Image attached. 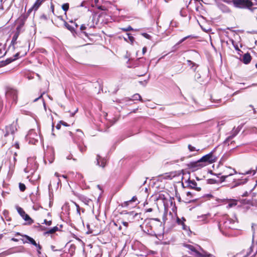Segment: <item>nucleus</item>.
<instances>
[{
    "label": "nucleus",
    "mask_w": 257,
    "mask_h": 257,
    "mask_svg": "<svg viewBox=\"0 0 257 257\" xmlns=\"http://www.w3.org/2000/svg\"><path fill=\"white\" fill-rule=\"evenodd\" d=\"M55 175L57 177H60V176L59 175V174L58 173H55Z\"/></svg>",
    "instance_id": "3c124183"
},
{
    "label": "nucleus",
    "mask_w": 257,
    "mask_h": 257,
    "mask_svg": "<svg viewBox=\"0 0 257 257\" xmlns=\"http://www.w3.org/2000/svg\"><path fill=\"white\" fill-rule=\"evenodd\" d=\"M121 226H119V230H121Z\"/></svg>",
    "instance_id": "13d9d810"
},
{
    "label": "nucleus",
    "mask_w": 257,
    "mask_h": 257,
    "mask_svg": "<svg viewBox=\"0 0 257 257\" xmlns=\"http://www.w3.org/2000/svg\"><path fill=\"white\" fill-rule=\"evenodd\" d=\"M38 135L34 130H30L26 136L27 140L30 143L35 144L38 141Z\"/></svg>",
    "instance_id": "0eeeda50"
},
{
    "label": "nucleus",
    "mask_w": 257,
    "mask_h": 257,
    "mask_svg": "<svg viewBox=\"0 0 257 257\" xmlns=\"http://www.w3.org/2000/svg\"><path fill=\"white\" fill-rule=\"evenodd\" d=\"M122 30L124 32H127L131 30H133V28L131 26H128L126 28H122Z\"/></svg>",
    "instance_id": "e433bc0d"
},
{
    "label": "nucleus",
    "mask_w": 257,
    "mask_h": 257,
    "mask_svg": "<svg viewBox=\"0 0 257 257\" xmlns=\"http://www.w3.org/2000/svg\"><path fill=\"white\" fill-rule=\"evenodd\" d=\"M60 182V180H59V181H58V183H59Z\"/></svg>",
    "instance_id": "0e129e2a"
},
{
    "label": "nucleus",
    "mask_w": 257,
    "mask_h": 257,
    "mask_svg": "<svg viewBox=\"0 0 257 257\" xmlns=\"http://www.w3.org/2000/svg\"><path fill=\"white\" fill-rule=\"evenodd\" d=\"M6 95L8 99L12 100L13 102H16L17 92L16 90L12 88L9 89L6 92Z\"/></svg>",
    "instance_id": "423d86ee"
},
{
    "label": "nucleus",
    "mask_w": 257,
    "mask_h": 257,
    "mask_svg": "<svg viewBox=\"0 0 257 257\" xmlns=\"http://www.w3.org/2000/svg\"><path fill=\"white\" fill-rule=\"evenodd\" d=\"M188 147L190 152L198 151L199 150L196 149L195 147L192 146L191 145H189Z\"/></svg>",
    "instance_id": "2f4dec72"
},
{
    "label": "nucleus",
    "mask_w": 257,
    "mask_h": 257,
    "mask_svg": "<svg viewBox=\"0 0 257 257\" xmlns=\"http://www.w3.org/2000/svg\"><path fill=\"white\" fill-rule=\"evenodd\" d=\"M77 131L78 132H80L81 134H82V135H83L82 132L80 130H77Z\"/></svg>",
    "instance_id": "603ef678"
},
{
    "label": "nucleus",
    "mask_w": 257,
    "mask_h": 257,
    "mask_svg": "<svg viewBox=\"0 0 257 257\" xmlns=\"http://www.w3.org/2000/svg\"><path fill=\"white\" fill-rule=\"evenodd\" d=\"M237 172L234 169H233L229 167H224L223 168L222 171L216 175L218 176V175H221V177L220 178V182H223L225 181V179L229 176H232L234 174H236Z\"/></svg>",
    "instance_id": "7ed1b4c3"
},
{
    "label": "nucleus",
    "mask_w": 257,
    "mask_h": 257,
    "mask_svg": "<svg viewBox=\"0 0 257 257\" xmlns=\"http://www.w3.org/2000/svg\"><path fill=\"white\" fill-rule=\"evenodd\" d=\"M190 36H187V37H185L184 38H183V39H182L181 40H180L178 42V43L177 44V45H179L181 43H182V42H183L185 40H186L187 38H189Z\"/></svg>",
    "instance_id": "c9c22d12"
},
{
    "label": "nucleus",
    "mask_w": 257,
    "mask_h": 257,
    "mask_svg": "<svg viewBox=\"0 0 257 257\" xmlns=\"http://www.w3.org/2000/svg\"><path fill=\"white\" fill-rule=\"evenodd\" d=\"M237 201L235 199L230 200L228 202L227 208H230L237 205Z\"/></svg>",
    "instance_id": "aec40b11"
},
{
    "label": "nucleus",
    "mask_w": 257,
    "mask_h": 257,
    "mask_svg": "<svg viewBox=\"0 0 257 257\" xmlns=\"http://www.w3.org/2000/svg\"><path fill=\"white\" fill-rule=\"evenodd\" d=\"M122 224L125 227H127L128 226V222L126 221H123L122 222Z\"/></svg>",
    "instance_id": "58836bf2"
},
{
    "label": "nucleus",
    "mask_w": 257,
    "mask_h": 257,
    "mask_svg": "<svg viewBox=\"0 0 257 257\" xmlns=\"http://www.w3.org/2000/svg\"><path fill=\"white\" fill-rule=\"evenodd\" d=\"M58 229V228L57 226H55L53 227L52 228L48 230L46 233L48 234H52L55 233L56 231H57Z\"/></svg>",
    "instance_id": "b1692460"
},
{
    "label": "nucleus",
    "mask_w": 257,
    "mask_h": 257,
    "mask_svg": "<svg viewBox=\"0 0 257 257\" xmlns=\"http://www.w3.org/2000/svg\"><path fill=\"white\" fill-rule=\"evenodd\" d=\"M19 53H17V54H16L15 56H16V57H17V56H19Z\"/></svg>",
    "instance_id": "6e6d98bb"
},
{
    "label": "nucleus",
    "mask_w": 257,
    "mask_h": 257,
    "mask_svg": "<svg viewBox=\"0 0 257 257\" xmlns=\"http://www.w3.org/2000/svg\"><path fill=\"white\" fill-rule=\"evenodd\" d=\"M19 189L22 192H24L26 189L25 185L23 183H19Z\"/></svg>",
    "instance_id": "a878e982"
},
{
    "label": "nucleus",
    "mask_w": 257,
    "mask_h": 257,
    "mask_svg": "<svg viewBox=\"0 0 257 257\" xmlns=\"http://www.w3.org/2000/svg\"><path fill=\"white\" fill-rule=\"evenodd\" d=\"M60 123L61 124H63V125H65V126H67V125H67V124L65 122H64V121H60Z\"/></svg>",
    "instance_id": "c03bdc74"
},
{
    "label": "nucleus",
    "mask_w": 257,
    "mask_h": 257,
    "mask_svg": "<svg viewBox=\"0 0 257 257\" xmlns=\"http://www.w3.org/2000/svg\"><path fill=\"white\" fill-rule=\"evenodd\" d=\"M147 47H144L143 48V50H142V52H143V54H145L147 51Z\"/></svg>",
    "instance_id": "a19ab883"
},
{
    "label": "nucleus",
    "mask_w": 257,
    "mask_h": 257,
    "mask_svg": "<svg viewBox=\"0 0 257 257\" xmlns=\"http://www.w3.org/2000/svg\"><path fill=\"white\" fill-rule=\"evenodd\" d=\"M86 27L85 25V24H83V25H82L81 26V27H80V29H81V30L83 31V30H84L86 29Z\"/></svg>",
    "instance_id": "ea45409f"
},
{
    "label": "nucleus",
    "mask_w": 257,
    "mask_h": 257,
    "mask_svg": "<svg viewBox=\"0 0 257 257\" xmlns=\"http://www.w3.org/2000/svg\"><path fill=\"white\" fill-rule=\"evenodd\" d=\"M236 133H233V135L228 137L225 140V141H224V143L226 144H228V145H229V141H230L235 136H236Z\"/></svg>",
    "instance_id": "412c9836"
},
{
    "label": "nucleus",
    "mask_w": 257,
    "mask_h": 257,
    "mask_svg": "<svg viewBox=\"0 0 257 257\" xmlns=\"http://www.w3.org/2000/svg\"><path fill=\"white\" fill-rule=\"evenodd\" d=\"M152 210H153V209L152 208H148V209H146V211L147 212H152Z\"/></svg>",
    "instance_id": "a18cd8bd"
},
{
    "label": "nucleus",
    "mask_w": 257,
    "mask_h": 257,
    "mask_svg": "<svg viewBox=\"0 0 257 257\" xmlns=\"http://www.w3.org/2000/svg\"><path fill=\"white\" fill-rule=\"evenodd\" d=\"M97 160V165L102 167V168L104 167L106 164V160L102 158L99 155H97L96 157Z\"/></svg>",
    "instance_id": "ddd939ff"
},
{
    "label": "nucleus",
    "mask_w": 257,
    "mask_h": 257,
    "mask_svg": "<svg viewBox=\"0 0 257 257\" xmlns=\"http://www.w3.org/2000/svg\"><path fill=\"white\" fill-rule=\"evenodd\" d=\"M178 223H180V220L179 218H178Z\"/></svg>",
    "instance_id": "5fc2aeb1"
},
{
    "label": "nucleus",
    "mask_w": 257,
    "mask_h": 257,
    "mask_svg": "<svg viewBox=\"0 0 257 257\" xmlns=\"http://www.w3.org/2000/svg\"><path fill=\"white\" fill-rule=\"evenodd\" d=\"M252 239L254 240L255 238H257V224H252Z\"/></svg>",
    "instance_id": "a211bd4d"
},
{
    "label": "nucleus",
    "mask_w": 257,
    "mask_h": 257,
    "mask_svg": "<svg viewBox=\"0 0 257 257\" xmlns=\"http://www.w3.org/2000/svg\"><path fill=\"white\" fill-rule=\"evenodd\" d=\"M223 227L225 228L235 229L236 227L235 221L230 218L226 219L223 222Z\"/></svg>",
    "instance_id": "9d476101"
},
{
    "label": "nucleus",
    "mask_w": 257,
    "mask_h": 257,
    "mask_svg": "<svg viewBox=\"0 0 257 257\" xmlns=\"http://www.w3.org/2000/svg\"><path fill=\"white\" fill-rule=\"evenodd\" d=\"M65 27L70 31H72L73 28L66 22H65Z\"/></svg>",
    "instance_id": "4c0bfd02"
},
{
    "label": "nucleus",
    "mask_w": 257,
    "mask_h": 257,
    "mask_svg": "<svg viewBox=\"0 0 257 257\" xmlns=\"http://www.w3.org/2000/svg\"><path fill=\"white\" fill-rule=\"evenodd\" d=\"M142 35L145 38H147L148 39H151V36L150 35H149L148 34H147V33H142Z\"/></svg>",
    "instance_id": "f704fd0d"
},
{
    "label": "nucleus",
    "mask_w": 257,
    "mask_h": 257,
    "mask_svg": "<svg viewBox=\"0 0 257 257\" xmlns=\"http://www.w3.org/2000/svg\"><path fill=\"white\" fill-rule=\"evenodd\" d=\"M17 209L19 214L25 221H28L29 224H31L33 223V220L26 213L23 208L20 207H17Z\"/></svg>",
    "instance_id": "6e6552de"
},
{
    "label": "nucleus",
    "mask_w": 257,
    "mask_h": 257,
    "mask_svg": "<svg viewBox=\"0 0 257 257\" xmlns=\"http://www.w3.org/2000/svg\"><path fill=\"white\" fill-rule=\"evenodd\" d=\"M188 186L192 189H194L197 191H200L201 189V187L197 186V183L194 180H188Z\"/></svg>",
    "instance_id": "9b49d317"
},
{
    "label": "nucleus",
    "mask_w": 257,
    "mask_h": 257,
    "mask_svg": "<svg viewBox=\"0 0 257 257\" xmlns=\"http://www.w3.org/2000/svg\"><path fill=\"white\" fill-rule=\"evenodd\" d=\"M137 200V198L136 196H134L131 200H129V201H127L126 202H125V203L127 205L129 204L130 203L132 202H135L136 201V200Z\"/></svg>",
    "instance_id": "7c9ffc66"
},
{
    "label": "nucleus",
    "mask_w": 257,
    "mask_h": 257,
    "mask_svg": "<svg viewBox=\"0 0 257 257\" xmlns=\"http://www.w3.org/2000/svg\"><path fill=\"white\" fill-rule=\"evenodd\" d=\"M2 53V51H1V49H0V54Z\"/></svg>",
    "instance_id": "052dcab7"
},
{
    "label": "nucleus",
    "mask_w": 257,
    "mask_h": 257,
    "mask_svg": "<svg viewBox=\"0 0 257 257\" xmlns=\"http://www.w3.org/2000/svg\"><path fill=\"white\" fill-rule=\"evenodd\" d=\"M12 240L14 241H18V239H17V238H12Z\"/></svg>",
    "instance_id": "09e8293b"
},
{
    "label": "nucleus",
    "mask_w": 257,
    "mask_h": 257,
    "mask_svg": "<svg viewBox=\"0 0 257 257\" xmlns=\"http://www.w3.org/2000/svg\"><path fill=\"white\" fill-rule=\"evenodd\" d=\"M37 247V252L39 254H40L41 253L40 250L42 248L41 246L39 244H37V245L35 246Z\"/></svg>",
    "instance_id": "72a5a7b5"
},
{
    "label": "nucleus",
    "mask_w": 257,
    "mask_h": 257,
    "mask_svg": "<svg viewBox=\"0 0 257 257\" xmlns=\"http://www.w3.org/2000/svg\"><path fill=\"white\" fill-rule=\"evenodd\" d=\"M84 34L85 35H86V32H84Z\"/></svg>",
    "instance_id": "680f3d73"
},
{
    "label": "nucleus",
    "mask_w": 257,
    "mask_h": 257,
    "mask_svg": "<svg viewBox=\"0 0 257 257\" xmlns=\"http://www.w3.org/2000/svg\"><path fill=\"white\" fill-rule=\"evenodd\" d=\"M140 218V214L135 213L134 211L126 213L125 216V219L130 222H132L136 220H139Z\"/></svg>",
    "instance_id": "39448f33"
},
{
    "label": "nucleus",
    "mask_w": 257,
    "mask_h": 257,
    "mask_svg": "<svg viewBox=\"0 0 257 257\" xmlns=\"http://www.w3.org/2000/svg\"><path fill=\"white\" fill-rule=\"evenodd\" d=\"M18 37V34H15L14 35V36H13V39H12V43L14 44L16 43V41L17 40Z\"/></svg>",
    "instance_id": "c756f323"
},
{
    "label": "nucleus",
    "mask_w": 257,
    "mask_h": 257,
    "mask_svg": "<svg viewBox=\"0 0 257 257\" xmlns=\"http://www.w3.org/2000/svg\"><path fill=\"white\" fill-rule=\"evenodd\" d=\"M80 149V151H81V152H83V150L82 149Z\"/></svg>",
    "instance_id": "bf43d9fd"
},
{
    "label": "nucleus",
    "mask_w": 257,
    "mask_h": 257,
    "mask_svg": "<svg viewBox=\"0 0 257 257\" xmlns=\"http://www.w3.org/2000/svg\"><path fill=\"white\" fill-rule=\"evenodd\" d=\"M200 160L205 167L215 162L216 161V158L213 155L212 153H210L202 157Z\"/></svg>",
    "instance_id": "20e7f679"
},
{
    "label": "nucleus",
    "mask_w": 257,
    "mask_h": 257,
    "mask_svg": "<svg viewBox=\"0 0 257 257\" xmlns=\"http://www.w3.org/2000/svg\"><path fill=\"white\" fill-rule=\"evenodd\" d=\"M56 127L57 129L59 130L61 127V123H58L56 125Z\"/></svg>",
    "instance_id": "37998d69"
},
{
    "label": "nucleus",
    "mask_w": 257,
    "mask_h": 257,
    "mask_svg": "<svg viewBox=\"0 0 257 257\" xmlns=\"http://www.w3.org/2000/svg\"><path fill=\"white\" fill-rule=\"evenodd\" d=\"M6 133L5 135V136H7L9 134H14L16 130V128L15 126L13 124H11L9 126H7L6 127Z\"/></svg>",
    "instance_id": "f8f14e48"
},
{
    "label": "nucleus",
    "mask_w": 257,
    "mask_h": 257,
    "mask_svg": "<svg viewBox=\"0 0 257 257\" xmlns=\"http://www.w3.org/2000/svg\"><path fill=\"white\" fill-rule=\"evenodd\" d=\"M207 182L208 184H214L221 183L220 182V179L218 180H216L214 179H209L207 180Z\"/></svg>",
    "instance_id": "4be33fe9"
},
{
    "label": "nucleus",
    "mask_w": 257,
    "mask_h": 257,
    "mask_svg": "<svg viewBox=\"0 0 257 257\" xmlns=\"http://www.w3.org/2000/svg\"><path fill=\"white\" fill-rule=\"evenodd\" d=\"M251 61V56L248 53H245L243 56L242 58V62L245 64H247L249 63Z\"/></svg>",
    "instance_id": "2eb2a0df"
},
{
    "label": "nucleus",
    "mask_w": 257,
    "mask_h": 257,
    "mask_svg": "<svg viewBox=\"0 0 257 257\" xmlns=\"http://www.w3.org/2000/svg\"><path fill=\"white\" fill-rule=\"evenodd\" d=\"M44 1L45 0H37L33 6L32 9L37 11Z\"/></svg>",
    "instance_id": "f3484780"
},
{
    "label": "nucleus",
    "mask_w": 257,
    "mask_h": 257,
    "mask_svg": "<svg viewBox=\"0 0 257 257\" xmlns=\"http://www.w3.org/2000/svg\"><path fill=\"white\" fill-rule=\"evenodd\" d=\"M187 195L188 196H190V195H191V192H188L187 193Z\"/></svg>",
    "instance_id": "8fccbe9b"
},
{
    "label": "nucleus",
    "mask_w": 257,
    "mask_h": 257,
    "mask_svg": "<svg viewBox=\"0 0 257 257\" xmlns=\"http://www.w3.org/2000/svg\"><path fill=\"white\" fill-rule=\"evenodd\" d=\"M61 177H62L63 178H65V179L67 178L66 176L64 175H62Z\"/></svg>",
    "instance_id": "864d4df0"
},
{
    "label": "nucleus",
    "mask_w": 257,
    "mask_h": 257,
    "mask_svg": "<svg viewBox=\"0 0 257 257\" xmlns=\"http://www.w3.org/2000/svg\"><path fill=\"white\" fill-rule=\"evenodd\" d=\"M185 246L190 251L191 255L194 257H214L213 255L208 253L199 246H193L191 244H186Z\"/></svg>",
    "instance_id": "f257e3e1"
},
{
    "label": "nucleus",
    "mask_w": 257,
    "mask_h": 257,
    "mask_svg": "<svg viewBox=\"0 0 257 257\" xmlns=\"http://www.w3.org/2000/svg\"><path fill=\"white\" fill-rule=\"evenodd\" d=\"M224 2L231 4L233 3L234 7L238 8H250L253 5V3L249 0H223Z\"/></svg>",
    "instance_id": "f03ea898"
},
{
    "label": "nucleus",
    "mask_w": 257,
    "mask_h": 257,
    "mask_svg": "<svg viewBox=\"0 0 257 257\" xmlns=\"http://www.w3.org/2000/svg\"><path fill=\"white\" fill-rule=\"evenodd\" d=\"M69 134L70 135H71V134H72L71 132H69Z\"/></svg>",
    "instance_id": "e2e57ef3"
},
{
    "label": "nucleus",
    "mask_w": 257,
    "mask_h": 257,
    "mask_svg": "<svg viewBox=\"0 0 257 257\" xmlns=\"http://www.w3.org/2000/svg\"><path fill=\"white\" fill-rule=\"evenodd\" d=\"M257 170V167L256 168V170H250L248 171H246L244 174H252V175H255V174L256 173V171Z\"/></svg>",
    "instance_id": "393cba45"
},
{
    "label": "nucleus",
    "mask_w": 257,
    "mask_h": 257,
    "mask_svg": "<svg viewBox=\"0 0 257 257\" xmlns=\"http://www.w3.org/2000/svg\"><path fill=\"white\" fill-rule=\"evenodd\" d=\"M42 224H45L47 226H50L52 224L51 220H48L47 219H44V222Z\"/></svg>",
    "instance_id": "c85d7f7f"
},
{
    "label": "nucleus",
    "mask_w": 257,
    "mask_h": 257,
    "mask_svg": "<svg viewBox=\"0 0 257 257\" xmlns=\"http://www.w3.org/2000/svg\"><path fill=\"white\" fill-rule=\"evenodd\" d=\"M241 183H236V184H235L234 185H233L232 188H234L235 187H236L238 185H239Z\"/></svg>",
    "instance_id": "49530a36"
},
{
    "label": "nucleus",
    "mask_w": 257,
    "mask_h": 257,
    "mask_svg": "<svg viewBox=\"0 0 257 257\" xmlns=\"http://www.w3.org/2000/svg\"><path fill=\"white\" fill-rule=\"evenodd\" d=\"M22 250H18L17 249H13L11 248L10 249L8 250L7 251L4 252V253L6 255H9L12 253H17V252H22Z\"/></svg>",
    "instance_id": "6ab92c4d"
},
{
    "label": "nucleus",
    "mask_w": 257,
    "mask_h": 257,
    "mask_svg": "<svg viewBox=\"0 0 257 257\" xmlns=\"http://www.w3.org/2000/svg\"><path fill=\"white\" fill-rule=\"evenodd\" d=\"M98 0H95V3H97L98 2Z\"/></svg>",
    "instance_id": "4d7b16f0"
},
{
    "label": "nucleus",
    "mask_w": 257,
    "mask_h": 257,
    "mask_svg": "<svg viewBox=\"0 0 257 257\" xmlns=\"http://www.w3.org/2000/svg\"><path fill=\"white\" fill-rule=\"evenodd\" d=\"M96 16L95 15H93L92 17V18H90V19H91V21H92V23H88V24H87V26H89L90 28H93L95 26V25H94V22H93V21L95 19V18Z\"/></svg>",
    "instance_id": "5701e85b"
},
{
    "label": "nucleus",
    "mask_w": 257,
    "mask_h": 257,
    "mask_svg": "<svg viewBox=\"0 0 257 257\" xmlns=\"http://www.w3.org/2000/svg\"><path fill=\"white\" fill-rule=\"evenodd\" d=\"M62 8L65 12H66L69 9V4L67 3L63 4L62 6Z\"/></svg>",
    "instance_id": "cd10ccee"
},
{
    "label": "nucleus",
    "mask_w": 257,
    "mask_h": 257,
    "mask_svg": "<svg viewBox=\"0 0 257 257\" xmlns=\"http://www.w3.org/2000/svg\"><path fill=\"white\" fill-rule=\"evenodd\" d=\"M24 236L27 239V241H23V242L25 243H30L34 245V246L37 245V243L35 241V240L32 237H30L28 235H25Z\"/></svg>",
    "instance_id": "4468645a"
},
{
    "label": "nucleus",
    "mask_w": 257,
    "mask_h": 257,
    "mask_svg": "<svg viewBox=\"0 0 257 257\" xmlns=\"http://www.w3.org/2000/svg\"><path fill=\"white\" fill-rule=\"evenodd\" d=\"M218 6L219 8L224 13H229L230 12L229 8L224 4H219Z\"/></svg>",
    "instance_id": "dca6fc26"
},
{
    "label": "nucleus",
    "mask_w": 257,
    "mask_h": 257,
    "mask_svg": "<svg viewBox=\"0 0 257 257\" xmlns=\"http://www.w3.org/2000/svg\"><path fill=\"white\" fill-rule=\"evenodd\" d=\"M127 35L128 39L130 41L131 44H133L135 40L134 38L132 36H131V35L130 34H127Z\"/></svg>",
    "instance_id": "473e14b6"
},
{
    "label": "nucleus",
    "mask_w": 257,
    "mask_h": 257,
    "mask_svg": "<svg viewBox=\"0 0 257 257\" xmlns=\"http://www.w3.org/2000/svg\"><path fill=\"white\" fill-rule=\"evenodd\" d=\"M44 93H45V92H43V93H42L41 94L40 96L38 98H36V99L34 100V101H37L38 99H39L40 98L42 97V96H43V95Z\"/></svg>",
    "instance_id": "79ce46f5"
},
{
    "label": "nucleus",
    "mask_w": 257,
    "mask_h": 257,
    "mask_svg": "<svg viewBox=\"0 0 257 257\" xmlns=\"http://www.w3.org/2000/svg\"><path fill=\"white\" fill-rule=\"evenodd\" d=\"M51 9H52V12H54V6H53V4H52V5H51Z\"/></svg>",
    "instance_id": "de8ad7c7"
},
{
    "label": "nucleus",
    "mask_w": 257,
    "mask_h": 257,
    "mask_svg": "<svg viewBox=\"0 0 257 257\" xmlns=\"http://www.w3.org/2000/svg\"><path fill=\"white\" fill-rule=\"evenodd\" d=\"M188 166L193 171L197 170L204 167L202 162H201L200 159L197 161L190 162Z\"/></svg>",
    "instance_id": "1a4fd4ad"
},
{
    "label": "nucleus",
    "mask_w": 257,
    "mask_h": 257,
    "mask_svg": "<svg viewBox=\"0 0 257 257\" xmlns=\"http://www.w3.org/2000/svg\"><path fill=\"white\" fill-rule=\"evenodd\" d=\"M133 99L134 100H142L141 96L139 94H134L133 96Z\"/></svg>",
    "instance_id": "bb28decb"
}]
</instances>
